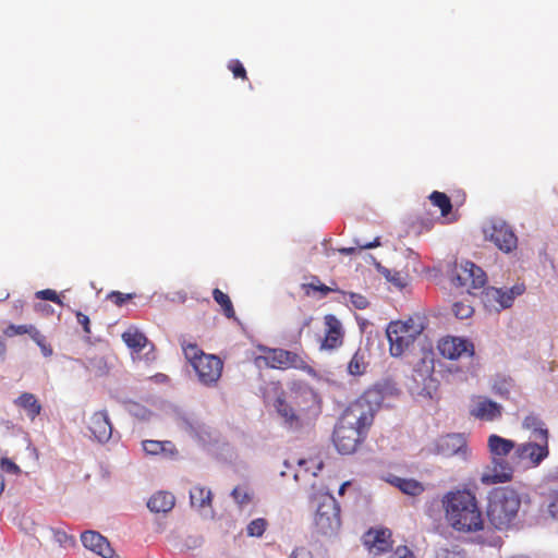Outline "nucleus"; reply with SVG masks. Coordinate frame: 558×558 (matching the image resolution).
Segmentation results:
<instances>
[{
    "mask_svg": "<svg viewBox=\"0 0 558 558\" xmlns=\"http://www.w3.org/2000/svg\"><path fill=\"white\" fill-rule=\"evenodd\" d=\"M383 401V390L376 385L349 404L333 430V444L340 453L354 452L359 444L365 439Z\"/></svg>",
    "mask_w": 558,
    "mask_h": 558,
    "instance_id": "1",
    "label": "nucleus"
},
{
    "mask_svg": "<svg viewBox=\"0 0 558 558\" xmlns=\"http://www.w3.org/2000/svg\"><path fill=\"white\" fill-rule=\"evenodd\" d=\"M446 519L459 532L470 533L483 529L482 513L475 497L468 490L449 493L444 500Z\"/></svg>",
    "mask_w": 558,
    "mask_h": 558,
    "instance_id": "2",
    "label": "nucleus"
},
{
    "mask_svg": "<svg viewBox=\"0 0 558 558\" xmlns=\"http://www.w3.org/2000/svg\"><path fill=\"white\" fill-rule=\"evenodd\" d=\"M521 496L509 487L496 489L489 497L487 517L497 530H508L520 522Z\"/></svg>",
    "mask_w": 558,
    "mask_h": 558,
    "instance_id": "3",
    "label": "nucleus"
},
{
    "mask_svg": "<svg viewBox=\"0 0 558 558\" xmlns=\"http://www.w3.org/2000/svg\"><path fill=\"white\" fill-rule=\"evenodd\" d=\"M487 445L492 454V463L482 473L481 482L485 485H492L510 481L513 469L506 457L512 450L515 451V442L493 434L488 437Z\"/></svg>",
    "mask_w": 558,
    "mask_h": 558,
    "instance_id": "4",
    "label": "nucleus"
},
{
    "mask_svg": "<svg viewBox=\"0 0 558 558\" xmlns=\"http://www.w3.org/2000/svg\"><path fill=\"white\" fill-rule=\"evenodd\" d=\"M314 526L315 532L324 537L338 534L341 527L340 506L333 496L326 494L319 498Z\"/></svg>",
    "mask_w": 558,
    "mask_h": 558,
    "instance_id": "5",
    "label": "nucleus"
},
{
    "mask_svg": "<svg viewBox=\"0 0 558 558\" xmlns=\"http://www.w3.org/2000/svg\"><path fill=\"white\" fill-rule=\"evenodd\" d=\"M258 350L264 352L265 355H259L255 359V364L260 365L264 363L271 368H299L306 367L305 361L296 353L283 349H270L265 345H259Z\"/></svg>",
    "mask_w": 558,
    "mask_h": 558,
    "instance_id": "6",
    "label": "nucleus"
},
{
    "mask_svg": "<svg viewBox=\"0 0 558 558\" xmlns=\"http://www.w3.org/2000/svg\"><path fill=\"white\" fill-rule=\"evenodd\" d=\"M485 240L493 242L504 253L517 248L518 238L512 228L502 219H490L483 228Z\"/></svg>",
    "mask_w": 558,
    "mask_h": 558,
    "instance_id": "7",
    "label": "nucleus"
},
{
    "mask_svg": "<svg viewBox=\"0 0 558 558\" xmlns=\"http://www.w3.org/2000/svg\"><path fill=\"white\" fill-rule=\"evenodd\" d=\"M291 399L304 427L312 426L322 412L318 395L310 387H302L293 393Z\"/></svg>",
    "mask_w": 558,
    "mask_h": 558,
    "instance_id": "8",
    "label": "nucleus"
},
{
    "mask_svg": "<svg viewBox=\"0 0 558 558\" xmlns=\"http://www.w3.org/2000/svg\"><path fill=\"white\" fill-rule=\"evenodd\" d=\"M451 281L456 287L465 288L471 294L472 290L482 289L486 283V274L473 262L463 260L454 266Z\"/></svg>",
    "mask_w": 558,
    "mask_h": 558,
    "instance_id": "9",
    "label": "nucleus"
},
{
    "mask_svg": "<svg viewBox=\"0 0 558 558\" xmlns=\"http://www.w3.org/2000/svg\"><path fill=\"white\" fill-rule=\"evenodd\" d=\"M274 408L280 418L281 425L286 429L290 432H300L305 429L292 399L287 400L283 395H279L274 402Z\"/></svg>",
    "mask_w": 558,
    "mask_h": 558,
    "instance_id": "10",
    "label": "nucleus"
},
{
    "mask_svg": "<svg viewBox=\"0 0 558 558\" xmlns=\"http://www.w3.org/2000/svg\"><path fill=\"white\" fill-rule=\"evenodd\" d=\"M514 454L532 466H538L549 454L548 439H532L517 445Z\"/></svg>",
    "mask_w": 558,
    "mask_h": 558,
    "instance_id": "11",
    "label": "nucleus"
},
{
    "mask_svg": "<svg viewBox=\"0 0 558 558\" xmlns=\"http://www.w3.org/2000/svg\"><path fill=\"white\" fill-rule=\"evenodd\" d=\"M502 411V405L493 401L488 397L474 396L471 399L469 413L475 418L494 422L501 418Z\"/></svg>",
    "mask_w": 558,
    "mask_h": 558,
    "instance_id": "12",
    "label": "nucleus"
},
{
    "mask_svg": "<svg viewBox=\"0 0 558 558\" xmlns=\"http://www.w3.org/2000/svg\"><path fill=\"white\" fill-rule=\"evenodd\" d=\"M193 367L201 383L211 385L217 383L221 376L222 362L216 355L203 354L195 361Z\"/></svg>",
    "mask_w": 558,
    "mask_h": 558,
    "instance_id": "13",
    "label": "nucleus"
},
{
    "mask_svg": "<svg viewBox=\"0 0 558 558\" xmlns=\"http://www.w3.org/2000/svg\"><path fill=\"white\" fill-rule=\"evenodd\" d=\"M438 350L444 357L449 360H457L463 355H474V344L463 338L447 337L438 342Z\"/></svg>",
    "mask_w": 558,
    "mask_h": 558,
    "instance_id": "14",
    "label": "nucleus"
},
{
    "mask_svg": "<svg viewBox=\"0 0 558 558\" xmlns=\"http://www.w3.org/2000/svg\"><path fill=\"white\" fill-rule=\"evenodd\" d=\"M525 291L524 283H515L510 289L488 287L483 293L487 302H496L501 308H508L512 305L514 299Z\"/></svg>",
    "mask_w": 558,
    "mask_h": 558,
    "instance_id": "15",
    "label": "nucleus"
},
{
    "mask_svg": "<svg viewBox=\"0 0 558 558\" xmlns=\"http://www.w3.org/2000/svg\"><path fill=\"white\" fill-rule=\"evenodd\" d=\"M403 327L398 324H389L386 335L390 345V354L392 356H401L405 350L414 342V338L409 333H402Z\"/></svg>",
    "mask_w": 558,
    "mask_h": 558,
    "instance_id": "16",
    "label": "nucleus"
},
{
    "mask_svg": "<svg viewBox=\"0 0 558 558\" xmlns=\"http://www.w3.org/2000/svg\"><path fill=\"white\" fill-rule=\"evenodd\" d=\"M88 429L98 442H107L112 436V425L107 411L95 412L89 418Z\"/></svg>",
    "mask_w": 558,
    "mask_h": 558,
    "instance_id": "17",
    "label": "nucleus"
},
{
    "mask_svg": "<svg viewBox=\"0 0 558 558\" xmlns=\"http://www.w3.org/2000/svg\"><path fill=\"white\" fill-rule=\"evenodd\" d=\"M326 335L322 341V350H333L342 344L343 332L340 320L335 315L325 316Z\"/></svg>",
    "mask_w": 558,
    "mask_h": 558,
    "instance_id": "18",
    "label": "nucleus"
},
{
    "mask_svg": "<svg viewBox=\"0 0 558 558\" xmlns=\"http://www.w3.org/2000/svg\"><path fill=\"white\" fill-rule=\"evenodd\" d=\"M81 541L84 547L98 554L102 558H113L114 550L111 548L108 541L98 532L85 531L81 535Z\"/></svg>",
    "mask_w": 558,
    "mask_h": 558,
    "instance_id": "19",
    "label": "nucleus"
},
{
    "mask_svg": "<svg viewBox=\"0 0 558 558\" xmlns=\"http://www.w3.org/2000/svg\"><path fill=\"white\" fill-rule=\"evenodd\" d=\"M466 447L465 438L462 434H448L440 437L436 442L437 452L445 457H451L462 452Z\"/></svg>",
    "mask_w": 558,
    "mask_h": 558,
    "instance_id": "20",
    "label": "nucleus"
},
{
    "mask_svg": "<svg viewBox=\"0 0 558 558\" xmlns=\"http://www.w3.org/2000/svg\"><path fill=\"white\" fill-rule=\"evenodd\" d=\"M181 428L192 438L197 440L202 446H206L215 440L214 430L205 424L183 420L181 423Z\"/></svg>",
    "mask_w": 558,
    "mask_h": 558,
    "instance_id": "21",
    "label": "nucleus"
},
{
    "mask_svg": "<svg viewBox=\"0 0 558 558\" xmlns=\"http://www.w3.org/2000/svg\"><path fill=\"white\" fill-rule=\"evenodd\" d=\"M391 532L389 530H369L364 536V545L378 553L386 551L389 547V538Z\"/></svg>",
    "mask_w": 558,
    "mask_h": 558,
    "instance_id": "22",
    "label": "nucleus"
},
{
    "mask_svg": "<svg viewBox=\"0 0 558 558\" xmlns=\"http://www.w3.org/2000/svg\"><path fill=\"white\" fill-rule=\"evenodd\" d=\"M514 388V380L510 376L497 374L490 379V389L493 393L501 399H511V392Z\"/></svg>",
    "mask_w": 558,
    "mask_h": 558,
    "instance_id": "23",
    "label": "nucleus"
},
{
    "mask_svg": "<svg viewBox=\"0 0 558 558\" xmlns=\"http://www.w3.org/2000/svg\"><path fill=\"white\" fill-rule=\"evenodd\" d=\"M175 498L171 493L158 492L147 501V507L151 512H169L174 507Z\"/></svg>",
    "mask_w": 558,
    "mask_h": 558,
    "instance_id": "24",
    "label": "nucleus"
},
{
    "mask_svg": "<svg viewBox=\"0 0 558 558\" xmlns=\"http://www.w3.org/2000/svg\"><path fill=\"white\" fill-rule=\"evenodd\" d=\"M387 482L390 483L392 486L399 488L403 494L413 497L418 496L424 490L423 485L420 482L412 478H402L397 475H389Z\"/></svg>",
    "mask_w": 558,
    "mask_h": 558,
    "instance_id": "25",
    "label": "nucleus"
},
{
    "mask_svg": "<svg viewBox=\"0 0 558 558\" xmlns=\"http://www.w3.org/2000/svg\"><path fill=\"white\" fill-rule=\"evenodd\" d=\"M522 427L531 430L532 439H548V429L544 422L535 414H529L522 421Z\"/></svg>",
    "mask_w": 558,
    "mask_h": 558,
    "instance_id": "26",
    "label": "nucleus"
},
{
    "mask_svg": "<svg viewBox=\"0 0 558 558\" xmlns=\"http://www.w3.org/2000/svg\"><path fill=\"white\" fill-rule=\"evenodd\" d=\"M122 340L130 349L136 353L143 351L144 348L148 344L147 337L136 328H129L126 331H124L122 333Z\"/></svg>",
    "mask_w": 558,
    "mask_h": 558,
    "instance_id": "27",
    "label": "nucleus"
},
{
    "mask_svg": "<svg viewBox=\"0 0 558 558\" xmlns=\"http://www.w3.org/2000/svg\"><path fill=\"white\" fill-rule=\"evenodd\" d=\"M211 492L203 486H194L190 490V502L192 507L205 509L211 505Z\"/></svg>",
    "mask_w": 558,
    "mask_h": 558,
    "instance_id": "28",
    "label": "nucleus"
},
{
    "mask_svg": "<svg viewBox=\"0 0 558 558\" xmlns=\"http://www.w3.org/2000/svg\"><path fill=\"white\" fill-rule=\"evenodd\" d=\"M367 356V350L359 348L349 362L348 372L354 376L364 374L368 364Z\"/></svg>",
    "mask_w": 558,
    "mask_h": 558,
    "instance_id": "29",
    "label": "nucleus"
},
{
    "mask_svg": "<svg viewBox=\"0 0 558 558\" xmlns=\"http://www.w3.org/2000/svg\"><path fill=\"white\" fill-rule=\"evenodd\" d=\"M143 449L147 454H159L165 453L167 456H172L175 451L174 446L171 441H159V440H144L142 442Z\"/></svg>",
    "mask_w": 558,
    "mask_h": 558,
    "instance_id": "30",
    "label": "nucleus"
},
{
    "mask_svg": "<svg viewBox=\"0 0 558 558\" xmlns=\"http://www.w3.org/2000/svg\"><path fill=\"white\" fill-rule=\"evenodd\" d=\"M16 403L27 411V415L34 420L41 411V405L33 393H22Z\"/></svg>",
    "mask_w": 558,
    "mask_h": 558,
    "instance_id": "31",
    "label": "nucleus"
},
{
    "mask_svg": "<svg viewBox=\"0 0 558 558\" xmlns=\"http://www.w3.org/2000/svg\"><path fill=\"white\" fill-rule=\"evenodd\" d=\"M389 324L401 325L403 327L401 329L402 333H409L414 339H416L417 336H420L425 328L424 322L420 316L410 317L408 320H404V322H401V320L390 322Z\"/></svg>",
    "mask_w": 558,
    "mask_h": 558,
    "instance_id": "32",
    "label": "nucleus"
},
{
    "mask_svg": "<svg viewBox=\"0 0 558 558\" xmlns=\"http://www.w3.org/2000/svg\"><path fill=\"white\" fill-rule=\"evenodd\" d=\"M429 199L434 206L439 207L442 217H447L450 214L452 205L450 198L445 193L434 191Z\"/></svg>",
    "mask_w": 558,
    "mask_h": 558,
    "instance_id": "33",
    "label": "nucleus"
},
{
    "mask_svg": "<svg viewBox=\"0 0 558 558\" xmlns=\"http://www.w3.org/2000/svg\"><path fill=\"white\" fill-rule=\"evenodd\" d=\"M214 300L222 307L223 314L228 318H235L234 308L230 298L219 289L213 291Z\"/></svg>",
    "mask_w": 558,
    "mask_h": 558,
    "instance_id": "34",
    "label": "nucleus"
},
{
    "mask_svg": "<svg viewBox=\"0 0 558 558\" xmlns=\"http://www.w3.org/2000/svg\"><path fill=\"white\" fill-rule=\"evenodd\" d=\"M548 496L558 495V468L550 469L543 480Z\"/></svg>",
    "mask_w": 558,
    "mask_h": 558,
    "instance_id": "35",
    "label": "nucleus"
},
{
    "mask_svg": "<svg viewBox=\"0 0 558 558\" xmlns=\"http://www.w3.org/2000/svg\"><path fill=\"white\" fill-rule=\"evenodd\" d=\"M231 497L240 508H244L252 500V494L246 488L240 486L233 488Z\"/></svg>",
    "mask_w": 558,
    "mask_h": 558,
    "instance_id": "36",
    "label": "nucleus"
},
{
    "mask_svg": "<svg viewBox=\"0 0 558 558\" xmlns=\"http://www.w3.org/2000/svg\"><path fill=\"white\" fill-rule=\"evenodd\" d=\"M126 408L131 415L143 421L149 420L153 414L147 408L137 402H130Z\"/></svg>",
    "mask_w": 558,
    "mask_h": 558,
    "instance_id": "37",
    "label": "nucleus"
},
{
    "mask_svg": "<svg viewBox=\"0 0 558 558\" xmlns=\"http://www.w3.org/2000/svg\"><path fill=\"white\" fill-rule=\"evenodd\" d=\"M182 350L186 360L190 361L192 366L195 365V361L201 357V355L205 354L203 351L198 349V347L194 343H182Z\"/></svg>",
    "mask_w": 558,
    "mask_h": 558,
    "instance_id": "38",
    "label": "nucleus"
},
{
    "mask_svg": "<svg viewBox=\"0 0 558 558\" xmlns=\"http://www.w3.org/2000/svg\"><path fill=\"white\" fill-rule=\"evenodd\" d=\"M267 522L265 519L258 518L251 521L246 527L247 535L259 537L264 534Z\"/></svg>",
    "mask_w": 558,
    "mask_h": 558,
    "instance_id": "39",
    "label": "nucleus"
},
{
    "mask_svg": "<svg viewBox=\"0 0 558 558\" xmlns=\"http://www.w3.org/2000/svg\"><path fill=\"white\" fill-rule=\"evenodd\" d=\"M452 312L457 318L465 319L469 318L474 311L473 307L469 304H465L463 302H456L452 305Z\"/></svg>",
    "mask_w": 558,
    "mask_h": 558,
    "instance_id": "40",
    "label": "nucleus"
},
{
    "mask_svg": "<svg viewBox=\"0 0 558 558\" xmlns=\"http://www.w3.org/2000/svg\"><path fill=\"white\" fill-rule=\"evenodd\" d=\"M378 270L380 271V274H383L386 277V279L388 281L395 283L396 286L403 287L405 284L404 279L400 272H398V271L392 272L388 268L383 267L380 265H378Z\"/></svg>",
    "mask_w": 558,
    "mask_h": 558,
    "instance_id": "41",
    "label": "nucleus"
},
{
    "mask_svg": "<svg viewBox=\"0 0 558 558\" xmlns=\"http://www.w3.org/2000/svg\"><path fill=\"white\" fill-rule=\"evenodd\" d=\"M31 338L37 343V345L40 348L41 353L45 356H50L52 354V349L50 345L46 343L45 337L39 332L38 329L34 331V333L31 336Z\"/></svg>",
    "mask_w": 558,
    "mask_h": 558,
    "instance_id": "42",
    "label": "nucleus"
},
{
    "mask_svg": "<svg viewBox=\"0 0 558 558\" xmlns=\"http://www.w3.org/2000/svg\"><path fill=\"white\" fill-rule=\"evenodd\" d=\"M37 328L33 325H11L8 328V335H24L27 333L29 337L34 333Z\"/></svg>",
    "mask_w": 558,
    "mask_h": 558,
    "instance_id": "43",
    "label": "nucleus"
},
{
    "mask_svg": "<svg viewBox=\"0 0 558 558\" xmlns=\"http://www.w3.org/2000/svg\"><path fill=\"white\" fill-rule=\"evenodd\" d=\"M344 294L347 295V293ZM348 295L350 298V302L357 310H365L369 304L367 299L360 293L350 292Z\"/></svg>",
    "mask_w": 558,
    "mask_h": 558,
    "instance_id": "44",
    "label": "nucleus"
},
{
    "mask_svg": "<svg viewBox=\"0 0 558 558\" xmlns=\"http://www.w3.org/2000/svg\"><path fill=\"white\" fill-rule=\"evenodd\" d=\"M36 298L40 299V300H48V301L54 302V303H57L59 305H63V303L60 300V298L57 294V292L54 290H51V289H45V290L38 291L36 293Z\"/></svg>",
    "mask_w": 558,
    "mask_h": 558,
    "instance_id": "45",
    "label": "nucleus"
},
{
    "mask_svg": "<svg viewBox=\"0 0 558 558\" xmlns=\"http://www.w3.org/2000/svg\"><path fill=\"white\" fill-rule=\"evenodd\" d=\"M0 466L3 472L10 473V474H19L21 472L20 466L16 465L13 461H11L8 458L1 459Z\"/></svg>",
    "mask_w": 558,
    "mask_h": 558,
    "instance_id": "46",
    "label": "nucleus"
},
{
    "mask_svg": "<svg viewBox=\"0 0 558 558\" xmlns=\"http://www.w3.org/2000/svg\"><path fill=\"white\" fill-rule=\"evenodd\" d=\"M229 69L232 71L234 77H242V78L246 77V71L240 61L232 60L229 63Z\"/></svg>",
    "mask_w": 558,
    "mask_h": 558,
    "instance_id": "47",
    "label": "nucleus"
},
{
    "mask_svg": "<svg viewBox=\"0 0 558 558\" xmlns=\"http://www.w3.org/2000/svg\"><path fill=\"white\" fill-rule=\"evenodd\" d=\"M391 558H415V556L407 546H398Z\"/></svg>",
    "mask_w": 558,
    "mask_h": 558,
    "instance_id": "48",
    "label": "nucleus"
},
{
    "mask_svg": "<svg viewBox=\"0 0 558 558\" xmlns=\"http://www.w3.org/2000/svg\"><path fill=\"white\" fill-rule=\"evenodd\" d=\"M548 513L553 519L558 520V494L549 496Z\"/></svg>",
    "mask_w": 558,
    "mask_h": 558,
    "instance_id": "49",
    "label": "nucleus"
},
{
    "mask_svg": "<svg viewBox=\"0 0 558 558\" xmlns=\"http://www.w3.org/2000/svg\"><path fill=\"white\" fill-rule=\"evenodd\" d=\"M437 558H463L460 551L448 548H440L437 553Z\"/></svg>",
    "mask_w": 558,
    "mask_h": 558,
    "instance_id": "50",
    "label": "nucleus"
},
{
    "mask_svg": "<svg viewBox=\"0 0 558 558\" xmlns=\"http://www.w3.org/2000/svg\"><path fill=\"white\" fill-rule=\"evenodd\" d=\"M289 558H313V554L305 547H298L291 553Z\"/></svg>",
    "mask_w": 558,
    "mask_h": 558,
    "instance_id": "51",
    "label": "nucleus"
},
{
    "mask_svg": "<svg viewBox=\"0 0 558 558\" xmlns=\"http://www.w3.org/2000/svg\"><path fill=\"white\" fill-rule=\"evenodd\" d=\"M354 243L356 244V246L360 248V250H369V248H374V247H377L380 245V241H379V238H375L374 241L372 242H362L357 239L354 240Z\"/></svg>",
    "mask_w": 558,
    "mask_h": 558,
    "instance_id": "52",
    "label": "nucleus"
},
{
    "mask_svg": "<svg viewBox=\"0 0 558 558\" xmlns=\"http://www.w3.org/2000/svg\"><path fill=\"white\" fill-rule=\"evenodd\" d=\"M76 319L80 325H82L84 331L86 333H90V323L88 316L81 312H76Z\"/></svg>",
    "mask_w": 558,
    "mask_h": 558,
    "instance_id": "53",
    "label": "nucleus"
},
{
    "mask_svg": "<svg viewBox=\"0 0 558 558\" xmlns=\"http://www.w3.org/2000/svg\"><path fill=\"white\" fill-rule=\"evenodd\" d=\"M54 539L60 544V545H66L69 542H71V537L63 531H56L54 532Z\"/></svg>",
    "mask_w": 558,
    "mask_h": 558,
    "instance_id": "54",
    "label": "nucleus"
},
{
    "mask_svg": "<svg viewBox=\"0 0 558 558\" xmlns=\"http://www.w3.org/2000/svg\"><path fill=\"white\" fill-rule=\"evenodd\" d=\"M110 298L114 299L116 304L122 305L126 300L131 299V294H123L121 292H112Z\"/></svg>",
    "mask_w": 558,
    "mask_h": 558,
    "instance_id": "55",
    "label": "nucleus"
},
{
    "mask_svg": "<svg viewBox=\"0 0 558 558\" xmlns=\"http://www.w3.org/2000/svg\"><path fill=\"white\" fill-rule=\"evenodd\" d=\"M310 288H312L313 290L322 292L323 295H327L329 292L335 291L333 289H331V288H329V287H327L325 284L314 286L313 283H311Z\"/></svg>",
    "mask_w": 558,
    "mask_h": 558,
    "instance_id": "56",
    "label": "nucleus"
},
{
    "mask_svg": "<svg viewBox=\"0 0 558 558\" xmlns=\"http://www.w3.org/2000/svg\"><path fill=\"white\" fill-rule=\"evenodd\" d=\"M90 363H95V365H97V367L100 371V374H102L105 372V362H104L102 357L95 359V360L90 361Z\"/></svg>",
    "mask_w": 558,
    "mask_h": 558,
    "instance_id": "57",
    "label": "nucleus"
},
{
    "mask_svg": "<svg viewBox=\"0 0 558 558\" xmlns=\"http://www.w3.org/2000/svg\"><path fill=\"white\" fill-rule=\"evenodd\" d=\"M357 251L356 247H341L339 248V253L342 255H352Z\"/></svg>",
    "mask_w": 558,
    "mask_h": 558,
    "instance_id": "58",
    "label": "nucleus"
},
{
    "mask_svg": "<svg viewBox=\"0 0 558 558\" xmlns=\"http://www.w3.org/2000/svg\"><path fill=\"white\" fill-rule=\"evenodd\" d=\"M5 354V344L2 340H0V359H3Z\"/></svg>",
    "mask_w": 558,
    "mask_h": 558,
    "instance_id": "59",
    "label": "nucleus"
},
{
    "mask_svg": "<svg viewBox=\"0 0 558 558\" xmlns=\"http://www.w3.org/2000/svg\"><path fill=\"white\" fill-rule=\"evenodd\" d=\"M349 485H350V482H344V483L340 486V488H339V492H338V493H339V495H343V494H344V492H345V489H347V487H348Z\"/></svg>",
    "mask_w": 558,
    "mask_h": 558,
    "instance_id": "60",
    "label": "nucleus"
},
{
    "mask_svg": "<svg viewBox=\"0 0 558 558\" xmlns=\"http://www.w3.org/2000/svg\"><path fill=\"white\" fill-rule=\"evenodd\" d=\"M322 469H323V462H322V461H319V462L316 464V469H315V471H313V475H314V476H317L318 471H320Z\"/></svg>",
    "mask_w": 558,
    "mask_h": 558,
    "instance_id": "61",
    "label": "nucleus"
},
{
    "mask_svg": "<svg viewBox=\"0 0 558 558\" xmlns=\"http://www.w3.org/2000/svg\"><path fill=\"white\" fill-rule=\"evenodd\" d=\"M3 490H4V478L0 474V495L3 493Z\"/></svg>",
    "mask_w": 558,
    "mask_h": 558,
    "instance_id": "62",
    "label": "nucleus"
},
{
    "mask_svg": "<svg viewBox=\"0 0 558 558\" xmlns=\"http://www.w3.org/2000/svg\"><path fill=\"white\" fill-rule=\"evenodd\" d=\"M307 464V461L306 460H300L299 461V465L300 466H303V465H306Z\"/></svg>",
    "mask_w": 558,
    "mask_h": 558,
    "instance_id": "63",
    "label": "nucleus"
},
{
    "mask_svg": "<svg viewBox=\"0 0 558 558\" xmlns=\"http://www.w3.org/2000/svg\"><path fill=\"white\" fill-rule=\"evenodd\" d=\"M310 322H311V318L306 319V320L304 322V326H308V325H310Z\"/></svg>",
    "mask_w": 558,
    "mask_h": 558,
    "instance_id": "64",
    "label": "nucleus"
}]
</instances>
